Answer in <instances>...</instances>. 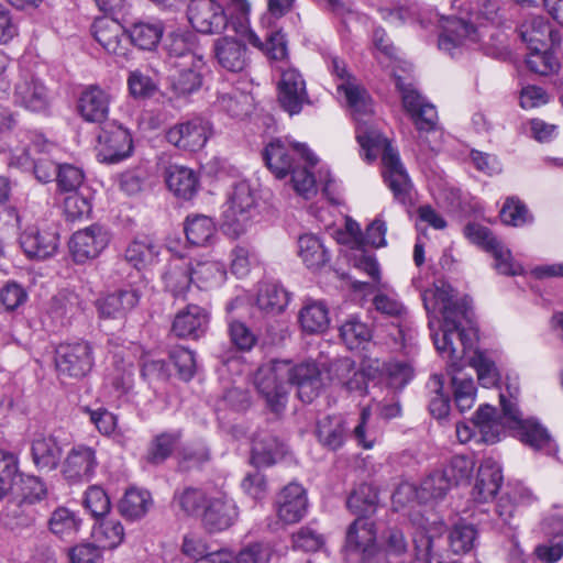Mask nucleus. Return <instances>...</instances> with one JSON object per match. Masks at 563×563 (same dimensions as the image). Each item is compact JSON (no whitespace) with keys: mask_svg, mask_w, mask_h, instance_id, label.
I'll list each match as a JSON object with an SVG mask.
<instances>
[{"mask_svg":"<svg viewBox=\"0 0 563 563\" xmlns=\"http://www.w3.org/2000/svg\"><path fill=\"white\" fill-rule=\"evenodd\" d=\"M109 241V232L101 225L92 224L73 234L69 249L75 262L85 263L99 256Z\"/></svg>","mask_w":563,"mask_h":563,"instance_id":"15","label":"nucleus"},{"mask_svg":"<svg viewBox=\"0 0 563 563\" xmlns=\"http://www.w3.org/2000/svg\"><path fill=\"white\" fill-rule=\"evenodd\" d=\"M443 376L434 374L427 383L430 394L429 411L438 420L444 419L450 412V398L443 394Z\"/></svg>","mask_w":563,"mask_h":563,"instance_id":"53","label":"nucleus"},{"mask_svg":"<svg viewBox=\"0 0 563 563\" xmlns=\"http://www.w3.org/2000/svg\"><path fill=\"white\" fill-rule=\"evenodd\" d=\"M277 100L280 108L295 115L301 112L305 104L310 103L302 75L295 68L283 71L278 82Z\"/></svg>","mask_w":563,"mask_h":563,"instance_id":"14","label":"nucleus"},{"mask_svg":"<svg viewBox=\"0 0 563 563\" xmlns=\"http://www.w3.org/2000/svg\"><path fill=\"white\" fill-rule=\"evenodd\" d=\"M57 188L62 192H75L78 191L85 180V174L81 168L73 164H60L56 175Z\"/></svg>","mask_w":563,"mask_h":563,"instance_id":"59","label":"nucleus"},{"mask_svg":"<svg viewBox=\"0 0 563 563\" xmlns=\"http://www.w3.org/2000/svg\"><path fill=\"white\" fill-rule=\"evenodd\" d=\"M97 139L98 157L102 163L115 164L132 154V135L126 128L117 121L103 123Z\"/></svg>","mask_w":563,"mask_h":563,"instance_id":"10","label":"nucleus"},{"mask_svg":"<svg viewBox=\"0 0 563 563\" xmlns=\"http://www.w3.org/2000/svg\"><path fill=\"white\" fill-rule=\"evenodd\" d=\"M35 515L33 506L20 498L8 500L3 509L4 523L11 530L31 527L35 521Z\"/></svg>","mask_w":563,"mask_h":563,"instance_id":"47","label":"nucleus"},{"mask_svg":"<svg viewBox=\"0 0 563 563\" xmlns=\"http://www.w3.org/2000/svg\"><path fill=\"white\" fill-rule=\"evenodd\" d=\"M228 334L232 345L240 352H250L257 343V335L244 322L230 320Z\"/></svg>","mask_w":563,"mask_h":563,"instance_id":"58","label":"nucleus"},{"mask_svg":"<svg viewBox=\"0 0 563 563\" xmlns=\"http://www.w3.org/2000/svg\"><path fill=\"white\" fill-rule=\"evenodd\" d=\"M285 453V444L268 432H258L253 437L251 462L256 467H267L276 463Z\"/></svg>","mask_w":563,"mask_h":563,"instance_id":"32","label":"nucleus"},{"mask_svg":"<svg viewBox=\"0 0 563 563\" xmlns=\"http://www.w3.org/2000/svg\"><path fill=\"white\" fill-rule=\"evenodd\" d=\"M287 367L289 369L286 376L288 387L296 386L298 398L305 404H311L323 387L321 371L316 363L292 365L287 361Z\"/></svg>","mask_w":563,"mask_h":563,"instance_id":"18","label":"nucleus"},{"mask_svg":"<svg viewBox=\"0 0 563 563\" xmlns=\"http://www.w3.org/2000/svg\"><path fill=\"white\" fill-rule=\"evenodd\" d=\"M475 462L472 457L466 455H454L445 470L441 471L449 477L450 485H459L463 482H468L473 471Z\"/></svg>","mask_w":563,"mask_h":563,"instance_id":"60","label":"nucleus"},{"mask_svg":"<svg viewBox=\"0 0 563 563\" xmlns=\"http://www.w3.org/2000/svg\"><path fill=\"white\" fill-rule=\"evenodd\" d=\"M187 15L191 26L203 34H220L228 26L225 11L216 0H190Z\"/></svg>","mask_w":563,"mask_h":563,"instance_id":"13","label":"nucleus"},{"mask_svg":"<svg viewBox=\"0 0 563 563\" xmlns=\"http://www.w3.org/2000/svg\"><path fill=\"white\" fill-rule=\"evenodd\" d=\"M141 297V291L132 287L108 294L96 301L99 317L104 319H122L139 305Z\"/></svg>","mask_w":563,"mask_h":563,"instance_id":"26","label":"nucleus"},{"mask_svg":"<svg viewBox=\"0 0 563 563\" xmlns=\"http://www.w3.org/2000/svg\"><path fill=\"white\" fill-rule=\"evenodd\" d=\"M275 507L278 518L286 525L300 521L308 508V499L303 487L297 483L285 486L277 495Z\"/></svg>","mask_w":563,"mask_h":563,"instance_id":"22","label":"nucleus"},{"mask_svg":"<svg viewBox=\"0 0 563 563\" xmlns=\"http://www.w3.org/2000/svg\"><path fill=\"white\" fill-rule=\"evenodd\" d=\"M181 438V430L164 431L156 434L148 444L146 461L152 465L164 463L177 449Z\"/></svg>","mask_w":563,"mask_h":563,"instance_id":"37","label":"nucleus"},{"mask_svg":"<svg viewBox=\"0 0 563 563\" xmlns=\"http://www.w3.org/2000/svg\"><path fill=\"white\" fill-rule=\"evenodd\" d=\"M289 300L290 294L282 285L265 283L258 289L256 305L266 314L276 316L286 309Z\"/></svg>","mask_w":563,"mask_h":563,"instance_id":"39","label":"nucleus"},{"mask_svg":"<svg viewBox=\"0 0 563 563\" xmlns=\"http://www.w3.org/2000/svg\"><path fill=\"white\" fill-rule=\"evenodd\" d=\"M437 301L441 303L443 317L442 335L433 333V343L439 353L451 361L452 366H457L466 353L473 347L470 310L464 303L454 301L444 289H437Z\"/></svg>","mask_w":563,"mask_h":563,"instance_id":"3","label":"nucleus"},{"mask_svg":"<svg viewBox=\"0 0 563 563\" xmlns=\"http://www.w3.org/2000/svg\"><path fill=\"white\" fill-rule=\"evenodd\" d=\"M499 399L504 428L519 429L521 441L534 450L544 451L547 454L555 452L556 445L544 427L534 420H523L516 401L507 399L504 394H499Z\"/></svg>","mask_w":563,"mask_h":563,"instance_id":"7","label":"nucleus"},{"mask_svg":"<svg viewBox=\"0 0 563 563\" xmlns=\"http://www.w3.org/2000/svg\"><path fill=\"white\" fill-rule=\"evenodd\" d=\"M163 36V26L157 23L137 22L128 33L130 41L141 49L151 51L157 46Z\"/></svg>","mask_w":563,"mask_h":563,"instance_id":"50","label":"nucleus"},{"mask_svg":"<svg viewBox=\"0 0 563 563\" xmlns=\"http://www.w3.org/2000/svg\"><path fill=\"white\" fill-rule=\"evenodd\" d=\"M340 338L349 350L364 346L373 336L371 327L357 317H350L339 328Z\"/></svg>","mask_w":563,"mask_h":563,"instance_id":"48","label":"nucleus"},{"mask_svg":"<svg viewBox=\"0 0 563 563\" xmlns=\"http://www.w3.org/2000/svg\"><path fill=\"white\" fill-rule=\"evenodd\" d=\"M98 465L96 451L87 445H76L63 463V475L69 483L90 481Z\"/></svg>","mask_w":563,"mask_h":563,"instance_id":"23","label":"nucleus"},{"mask_svg":"<svg viewBox=\"0 0 563 563\" xmlns=\"http://www.w3.org/2000/svg\"><path fill=\"white\" fill-rule=\"evenodd\" d=\"M452 486L449 477L442 472H433L428 475L420 485L418 495L423 500L442 499Z\"/></svg>","mask_w":563,"mask_h":563,"instance_id":"56","label":"nucleus"},{"mask_svg":"<svg viewBox=\"0 0 563 563\" xmlns=\"http://www.w3.org/2000/svg\"><path fill=\"white\" fill-rule=\"evenodd\" d=\"M504 431L503 413L490 405L478 407L472 419V424L456 423V437L461 443H466L478 435V442L494 444L499 441Z\"/></svg>","mask_w":563,"mask_h":563,"instance_id":"9","label":"nucleus"},{"mask_svg":"<svg viewBox=\"0 0 563 563\" xmlns=\"http://www.w3.org/2000/svg\"><path fill=\"white\" fill-rule=\"evenodd\" d=\"M378 493L374 486L363 483L352 490L346 500L349 510L357 518L368 519L377 510Z\"/></svg>","mask_w":563,"mask_h":563,"instance_id":"40","label":"nucleus"},{"mask_svg":"<svg viewBox=\"0 0 563 563\" xmlns=\"http://www.w3.org/2000/svg\"><path fill=\"white\" fill-rule=\"evenodd\" d=\"M212 51L218 65L230 73H241L250 63L247 45L233 36L217 38Z\"/></svg>","mask_w":563,"mask_h":563,"instance_id":"20","label":"nucleus"},{"mask_svg":"<svg viewBox=\"0 0 563 563\" xmlns=\"http://www.w3.org/2000/svg\"><path fill=\"white\" fill-rule=\"evenodd\" d=\"M395 86L401 93L402 106L420 132H431L437 129L438 112L435 107L424 100L412 84H407L401 77L395 78Z\"/></svg>","mask_w":563,"mask_h":563,"instance_id":"11","label":"nucleus"},{"mask_svg":"<svg viewBox=\"0 0 563 563\" xmlns=\"http://www.w3.org/2000/svg\"><path fill=\"white\" fill-rule=\"evenodd\" d=\"M422 27L437 25L441 29L438 46L454 57L463 47L479 45L487 35L486 27H477L464 16L441 15L434 10L424 12L418 19Z\"/></svg>","mask_w":563,"mask_h":563,"instance_id":"4","label":"nucleus"},{"mask_svg":"<svg viewBox=\"0 0 563 563\" xmlns=\"http://www.w3.org/2000/svg\"><path fill=\"white\" fill-rule=\"evenodd\" d=\"M316 435L319 443L330 451L339 450L345 442L346 428L341 416H327L317 422Z\"/></svg>","mask_w":563,"mask_h":563,"instance_id":"35","label":"nucleus"},{"mask_svg":"<svg viewBox=\"0 0 563 563\" xmlns=\"http://www.w3.org/2000/svg\"><path fill=\"white\" fill-rule=\"evenodd\" d=\"M54 364L59 378L81 379L95 365L93 346L86 340L63 342L55 349Z\"/></svg>","mask_w":563,"mask_h":563,"instance_id":"6","label":"nucleus"},{"mask_svg":"<svg viewBox=\"0 0 563 563\" xmlns=\"http://www.w3.org/2000/svg\"><path fill=\"white\" fill-rule=\"evenodd\" d=\"M338 91L343 92L347 106L358 114L372 112V100L366 89L356 84V79L338 84Z\"/></svg>","mask_w":563,"mask_h":563,"instance_id":"52","label":"nucleus"},{"mask_svg":"<svg viewBox=\"0 0 563 563\" xmlns=\"http://www.w3.org/2000/svg\"><path fill=\"white\" fill-rule=\"evenodd\" d=\"M168 189L183 200L195 197L199 187V179L195 170L183 165H170L165 173Z\"/></svg>","mask_w":563,"mask_h":563,"instance_id":"33","label":"nucleus"},{"mask_svg":"<svg viewBox=\"0 0 563 563\" xmlns=\"http://www.w3.org/2000/svg\"><path fill=\"white\" fill-rule=\"evenodd\" d=\"M454 401L461 412L471 409L475 402L476 387L471 377L453 376Z\"/></svg>","mask_w":563,"mask_h":563,"instance_id":"61","label":"nucleus"},{"mask_svg":"<svg viewBox=\"0 0 563 563\" xmlns=\"http://www.w3.org/2000/svg\"><path fill=\"white\" fill-rule=\"evenodd\" d=\"M63 454V448L53 434L36 433L31 442V455L35 467L41 472L57 468Z\"/></svg>","mask_w":563,"mask_h":563,"instance_id":"29","label":"nucleus"},{"mask_svg":"<svg viewBox=\"0 0 563 563\" xmlns=\"http://www.w3.org/2000/svg\"><path fill=\"white\" fill-rule=\"evenodd\" d=\"M80 519L67 508L59 507L51 516L48 521L51 531L59 537L75 534L80 527Z\"/></svg>","mask_w":563,"mask_h":563,"instance_id":"55","label":"nucleus"},{"mask_svg":"<svg viewBox=\"0 0 563 563\" xmlns=\"http://www.w3.org/2000/svg\"><path fill=\"white\" fill-rule=\"evenodd\" d=\"M504 481L500 465L492 457L483 460L478 467L473 497L477 503L493 500L499 492Z\"/></svg>","mask_w":563,"mask_h":563,"instance_id":"28","label":"nucleus"},{"mask_svg":"<svg viewBox=\"0 0 563 563\" xmlns=\"http://www.w3.org/2000/svg\"><path fill=\"white\" fill-rule=\"evenodd\" d=\"M21 498L24 503L34 505L47 496V487L42 478L34 475H21L20 478Z\"/></svg>","mask_w":563,"mask_h":563,"instance_id":"62","label":"nucleus"},{"mask_svg":"<svg viewBox=\"0 0 563 563\" xmlns=\"http://www.w3.org/2000/svg\"><path fill=\"white\" fill-rule=\"evenodd\" d=\"M273 549L268 543L253 542L242 548L235 555V563H269Z\"/></svg>","mask_w":563,"mask_h":563,"instance_id":"63","label":"nucleus"},{"mask_svg":"<svg viewBox=\"0 0 563 563\" xmlns=\"http://www.w3.org/2000/svg\"><path fill=\"white\" fill-rule=\"evenodd\" d=\"M169 63L176 64L198 63L205 65L202 55L198 54L197 35L188 30H177L170 32L164 43Z\"/></svg>","mask_w":563,"mask_h":563,"instance_id":"21","label":"nucleus"},{"mask_svg":"<svg viewBox=\"0 0 563 563\" xmlns=\"http://www.w3.org/2000/svg\"><path fill=\"white\" fill-rule=\"evenodd\" d=\"M209 322L210 314L207 309L188 303L176 312L170 331L179 339L198 340L206 334Z\"/></svg>","mask_w":563,"mask_h":563,"instance_id":"17","label":"nucleus"},{"mask_svg":"<svg viewBox=\"0 0 563 563\" xmlns=\"http://www.w3.org/2000/svg\"><path fill=\"white\" fill-rule=\"evenodd\" d=\"M254 208L255 198L250 184L246 181L236 184L222 207L221 227L223 231L233 238H239L246 231Z\"/></svg>","mask_w":563,"mask_h":563,"instance_id":"5","label":"nucleus"},{"mask_svg":"<svg viewBox=\"0 0 563 563\" xmlns=\"http://www.w3.org/2000/svg\"><path fill=\"white\" fill-rule=\"evenodd\" d=\"M299 322L307 333L323 332L330 322L328 308L322 302L308 303L299 313Z\"/></svg>","mask_w":563,"mask_h":563,"instance_id":"51","label":"nucleus"},{"mask_svg":"<svg viewBox=\"0 0 563 563\" xmlns=\"http://www.w3.org/2000/svg\"><path fill=\"white\" fill-rule=\"evenodd\" d=\"M210 135V123L200 117L179 121L165 133V137L169 144L188 152L201 150Z\"/></svg>","mask_w":563,"mask_h":563,"instance_id":"12","label":"nucleus"},{"mask_svg":"<svg viewBox=\"0 0 563 563\" xmlns=\"http://www.w3.org/2000/svg\"><path fill=\"white\" fill-rule=\"evenodd\" d=\"M93 537L101 549H114L123 541L124 529L118 520H103L93 529Z\"/></svg>","mask_w":563,"mask_h":563,"instance_id":"54","label":"nucleus"},{"mask_svg":"<svg viewBox=\"0 0 563 563\" xmlns=\"http://www.w3.org/2000/svg\"><path fill=\"white\" fill-rule=\"evenodd\" d=\"M416 563H446L441 550V538L426 530L417 531L413 537Z\"/></svg>","mask_w":563,"mask_h":563,"instance_id":"43","label":"nucleus"},{"mask_svg":"<svg viewBox=\"0 0 563 563\" xmlns=\"http://www.w3.org/2000/svg\"><path fill=\"white\" fill-rule=\"evenodd\" d=\"M356 141L368 161L382 155L383 177L391 190L396 201L401 205L412 203V184L402 165L398 152L390 142L375 128L358 121L356 126Z\"/></svg>","mask_w":563,"mask_h":563,"instance_id":"2","label":"nucleus"},{"mask_svg":"<svg viewBox=\"0 0 563 563\" xmlns=\"http://www.w3.org/2000/svg\"><path fill=\"white\" fill-rule=\"evenodd\" d=\"M477 537L478 532L474 525L459 522L450 530L448 542L454 554H466L475 548Z\"/></svg>","mask_w":563,"mask_h":563,"instance_id":"49","label":"nucleus"},{"mask_svg":"<svg viewBox=\"0 0 563 563\" xmlns=\"http://www.w3.org/2000/svg\"><path fill=\"white\" fill-rule=\"evenodd\" d=\"M209 500L203 489L188 486L175 490L173 504L184 515L197 516L203 512Z\"/></svg>","mask_w":563,"mask_h":563,"instance_id":"44","label":"nucleus"},{"mask_svg":"<svg viewBox=\"0 0 563 563\" xmlns=\"http://www.w3.org/2000/svg\"><path fill=\"white\" fill-rule=\"evenodd\" d=\"M499 217L503 223L512 227H522L533 220L526 205L514 197L506 199Z\"/></svg>","mask_w":563,"mask_h":563,"instance_id":"57","label":"nucleus"},{"mask_svg":"<svg viewBox=\"0 0 563 563\" xmlns=\"http://www.w3.org/2000/svg\"><path fill=\"white\" fill-rule=\"evenodd\" d=\"M14 102L27 111L47 113L51 107V96L44 82L35 76H25L14 88Z\"/></svg>","mask_w":563,"mask_h":563,"instance_id":"19","label":"nucleus"},{"mask_svg":"<svg viewBox=\"0 0 563 563\" xmlns=\"http://www.w3.org/2000/svg\"><path fill=\"white\" fill-rule=\"evenodd\" d=\"M518 34L530 51H547L561 44L560 32L553 30L548 19L541 15L526 19L518 27Z\"/></svg>","mask_w":563,"mask_h":563,"instance_id":"16","label":"nucleus"},{"mask_svg":"<svg viewBox=\"0 0 563 563\" xmlns=\"http://www.w3.org/2000/svg\"><path fill=\"white\" fill-rule=\"evenodd\" d=\"M289 369L287 361H274L262 366L255 375V385L273 412L279 413L286 406Z\"/></svg>","mask_w":563,"mask_h":563,"instance_id":"8","label":"nucleus"},{"mask_svg":"<svg viewBox=\"0 0 563 563\" xmlns=\"http://www.w3.org/2000/svg\"><path fill=\"white\" fill-rule=\"evenodd\" d=\"M377 531L373 521L356 518L349 527L345 539V550L350 554H358L365 548L376 543Z\"/></svg>","mask_w":563,"mask_h":563,"instance_id":"36","label":"nucleus"},{"mask_svg":"<svg viewBox=\"0 0 563 563\" xmlns=\"http://www.w3.org/2000/svg\"><path fill=\"white\" fill-rule=\"evenodd\" d=\"M188 242L196 246L207 245L216 234V224L210 217L203 214L188 216L185 222Z\"/></svg>","mask_w":563,"mask_h":563,"instance_id":"46","label":"nucleus"},{"mask_svg":"<svg viewBox=\"0 0 563 563\" xmlns=\"http://www.w3.org/2000/svg\"><path fill=\"white\" fill-rule=\"evenodd\" d=\"M84 506L92 517L101 518L109 512L111 503L104 489L93 485L85 493Z\"/></svg>","mask_w":563,"mask_h":563,"instance_id":"64","label":"nucleus"},{"mask_svg":"<svg viewBox=\"0 0 563 563\" xmlns=\"http://www.w3.org/2000/svg\"><path fill=\"white\" fill-rule=\"evenodd\" d=\"M159 254V245L148 236L135 239L129 243L124 252L125 261L136 269L153 264Z\"/></svg>","mask_w":563,"mask_h":563,"instance_id":"41","label":"nucleus"},{"mask_svg":"<svg viewBox=\"0 0 563 563\" xmlns=\"http://www.w3.org/2000/svg\"><path fill=\"white\" fill-rule=\"evenodd\" d=\"M194 283L200 289L220 286L225 277V266L218 261H197L191 263Z\"/></svg>","mask_w":563,"mask_h":563,"instance_id":"42","label":"nucleus"},{"mask_svg":"<svg viewBox=\"0 0 563 563\" xmlns=\"http://www.w3.org/2000/svg\"><path fill=\"white\" fill-rule=\"evenodd\" d=\"M191 262L176 260L169 263L163 279L165 288L173 294L174 297H184L186 291L194 283L191 274Z\"/></svg>","mask_w":563,"mask_h":563,"instance_id":"38","label":"nucleus"},{"mask_svg":"<svg viewBox=\"0 0 563 563\" xmlns=\"http://www.w3.org/2000/svg\"><path fill=\"white\" fill-rule=\"evenodd\" d=\"M235 503L227 496L210 498L202 512V523L209 532H220L230 528L238 519Z\"/></svg>","mask_w":563,"mask_h":563,"instance_id":"27","label":"nucleus"},{"mask_svg":"<svg viewBox=\"0 0 563 563\" xmlns=\"http://www.w3.org/2000/svg\"><path fill=\"white\" fill-rule=\"evenodd\" d=\"M151 505L152 497L147 490L130 488L120 500L119 511L129 520H137L146 515Z\"/></svg>","mask_w":563,"mask_h":563,"instance_id":"45","label":"nucleus"},{"mask_svg":"<svg viewBox=\"0 0 563 563\" xmlns=\"http://www.w3.org/2000/svg\"><path fill=\"white\" fill-rule=\"evenodd\" d=\"M263 161L276 178L283 179L291 175L295 191L305 199L317 195V183L308 166H300V162L313 167L318 158L299 143H288L280 139L272 140L262 152Z\"/></svg>","mask_w":563,"mask_h":563,"instance_id":"1","label":"nucleus"},{"mask_svg":"<svg viewBox=\"0 0 563 563\" xmlns=\"http://www.w3.org/2000/svg\"><path fill=\"white\" fill-rule=\"evenodd\" d=\"M95 40L109 53L124 55L125 47L122 44L125 40V30L122 24L112 18L103 16L95 20L91 26Z\"/></svg>","mask_w":563,"mask_h":563,"instance_id":"30","label":"nucleus"},{"mask_svg":"<svg viewBox=\"0 0 563 563\" xmlns=\"http://www.w3.org/2000/svg\"><path fill=\"white\" fill-rule=\"evenodd\" d=\"M298 256L301 258L303 265L312 272L322 269L331 260L329 250L321 239L314 234H303L299 236Z\"/></svg>","mask_w":563,"mask_h":563,"instance_id":"34","label":"nucleus"},{"mask_svg":"<svg viewBox=\"0 0 563 563\" xmlns=\"http://www.w3.org/2000/svg\"><path fill=\"white\" fill-rule=\"evenodd\" d=\"M19 242L27 257L45 260L56 253L59 235L55 230L30 227L20 234Z\"/></svg>","mask_w":563,"mask_h":563,"instance_id":"24","label":"nucleus"},{"mask_svg":"<svg viewBox=\"0 0 563 563\" xmlns=\"http://www.w3.org/2000/svg\"><path fill=\"white\" fill-rule=\"evenodd\" d=\"M111 95L98 85L85 88L77 102L80 117L91 123H106L109 114Z\"/></svg>","mask_w":563,"mask_h":563,"instance_id":"25","label":"nucleus"},{"mask_svg":"<svg viewBox=\"0 0 563 563\" xmlns=\"http://www.w3.org/2000/svg\"><path fill=\"white\" fill-rule=\"evenodd\" d=\"M175 73L169 76V87L173 93L178 97H187L198 91L202 86V74L205 65L198 63L176 64Z\"/></svg>","mask_w":563,"mask_h":563,"instance_id":"31","label":"nucleus"}]
</instances>
